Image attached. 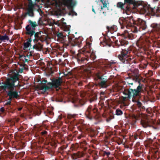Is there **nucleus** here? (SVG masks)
I'll return each instance as SVG.
<instances>
[{
  "label": "nucleus",
  "instance_id": "9b49d317",
  "mask_svg": "<svg viewBox=\"0 0 160 160\" xmlns=\"http://www.w3.org/2000/svg\"><path fill=\"white\" fill-rule=\"evenodd\" d=\"M138 25L140 26L141 28H142V30H144L146 28V22L140 19L138 20Z\"/></svg>",
  "mask_w": 160,
  "mask_h": 160
},
{
  "label": "nucleus",
  "instance_id": "de8ad7c7",
  "mask_svg": "<svg viewBox=\"0 0 160 160\" xmlns=\"http://www.w3.org/2000/svg\"><path fill=\"white\" fill-rule=\"evenodd\" d=\"M132 101H133V102H134V99H132Z\"/></svg>",
  "mask_w": 160,
  "mask_h": 160
},
{
  "label": "nucleus",
  "instance_id": "2f4dec72",
  "mask_svg": "<svg viewBox=\"0 0 160 160\" xmlns=\"http://www.w3.org/2000/svg\"><path fill=\"white\" fill-rule=\"evenodd\" d=\"M137 104L138 105V106H141V103L140 102H139V101H138L137 102Z\"/></svg>",
  "mask_w": 160,
  "mask_h": 160
},
{
  "label": "nucleus",
  "instance_id": "3c124183",
  "mask_svg": "<svg viewBox=\"0 0 160 160\" xmlns=\"http://www.w3.org/2000/svg\"><path fill=\"white\" fill-rule=\"evenodd\" d=\"M29 1H31L32 0H28Z\"/></svg>",
  "mask_w": 160,
  "mask_h": 160
},
{
  "label": "nucleus",
  "instance_id": "ea45409f",
  "mask_svg": "<svg viewBox=\"0 0 160 160\" xmlns=\"http://www.w3.org/2000/svg\"><path fill=\"white\" fill-rule=\"evenodd\" d=\"M124 125L125 126H126L127 125H128V123H126L124 124Z\"/></svg>",
  "mask_w": 160,
  "mask_h": 160
},
{
  "label": "nucleus",
  "instance_id": "c85d7f7f",
  "mask_svg": "<svg viewBox=\"0 0 160 160\" xmlns=\"http://www.w3.org/2000/svg\"><path fill=\"white\" fill-rule=\"evenodd\" d=\"M25 153L23 152H21L19 154V156L22 157H23L24 154Z\"/></svg>",
  "mask_w": 160,
  "mask_h": 160
},
{
  "label": "nucleus",
  "instance_id": "423d86ee",
  "mask_svg": "<svg viewBox=\"0 0 160 160\" xmlns=\"http://www.w3.org/2000/svg\"><path fill=\"white\" fill-rule=\"evenodd\" d=\"M128 52L127 51H123L122 52L121 54L118 55V58L119 59L123 62H124L125 60L127 61L128 60V59L129 58L127 59L128 57V55H127Z\"/></svg>",
  "mask_w": 160,
  "mask_h": 160
},
{
  "label": "nucleus",
  "instance_id": "4be33fe9",
  "mask_svg": "<svg viewBox=\"0 0 160 160\" xmlns=\"http://www.w3.org/2000/svg\"><path fill=\"white\" fill-rule=\"evenodd\" d=\"M116 114L117 115H121L122 114V112L121 110L117 109L116 111Z\"/></svg>",
  "mask_w": 160,
  "mask_h": 160
},
{
  "label": "nucleus",
  "instance_id": "a211bd4d",
  "mask_svg": "<svg viewBox=\"0 0 160 160\" xmlns=\"http://www.w3.org/2000/svg\"><path fill=\"white\" fill-rule=\"evenodd\" d=\"M101 1L102 2L103 5V8H105L107 7V4H108V0H101Z\"/></svg>",
  "mask_w": 160,
  "mask_h": 160
},
{
  "label": "nucleus",
  "instance_id": "864d4df0",
  "mask_svg": "<svg viewBox=\"0 0 160 160\" xmlns=\"http://www.w3.org/2000/svg\"><path fill=\"white\" fill-rule=\"evenodd\" d=\"M11 121V120H10V121Z\"/></svg>",
  "mask_w": 160,
  "mask_h": 160
},
{
  "label": "nucleus",
  "instance_id": "f704fd0d",
  "mask_svg": "<svg viewBox=\"0 0 160 160\" xmlns=\"http://www.w3.org/2000/svg\"><path fill=\"white\" fill-rule=\"evenodd\" d=\"M82 135H80L78 136V139H80L82 138Z\"/></svg>",
  "mask_w": 160,
  "mask_h": 160
},
{
  "label": "nucleus",
  "instance_id": "f03ea898",
  "mask_svg": "<svg viewBox=\"0 0 160 160\" xmlns=\"http://www.w3.org/2000/svg\"><path fill=\"white\" fill-rule=\"evenodd\" d=\"M62 82V80L60 78L58 79H54L52 81V83H48L47 85L44 84L40 85L39 89L42 90V92H45L53 86L55 87L56 88L58 87L61 85Z\"/></svg>",
  "mask_w": 160,
  "mask_h": 160
},
{
  "label": "nucleus",
  "instance_id": "393cba45",
  "mask_svg": "<svg viewBox=\"0 0 160 160\" xmlns=\"http://www.w3.org/2000/svg\"><path fill=\"white\" fill-rule=\"evenodd\" d=\"M134 0H124L125 2L129 3H133Z\"/></svg>",
  "mask_w": 160,
  "mask_h": 160
},
{
  "label": "nucleus",
  "instance_id": "412c9836",
  "mask_svg": "<svg viewBox=\"0 0 160 160\" xmlns=\"http://www.w3.org/2000/svg\"><path fill=\"white\" fill-rule=\"evenodd\" d=\"M153 158H154L155 159H158L160 157L158 155V152L156 151L155 152V153L154 154Z\"/></svg>",
  "mask_w": 160,
  "mask_h": 160
},
{
  "label": "nucleus",
  "instance_id": "f8f14e48",
  "mask_svg": "<svg viewBox=\"0 0 160 160\" xmlns=\"http://www.w3.org/2000/svg\"><path fill=\"white\" fill-rule=\"evenodd\" d=\"M133 74L132 76L135 77V78H136L137 80H138L139 79V75L138 74V70L137 69H134L133 71L132 70Z\"/></svg>",
  "mask_w": 160,
  "mask_h": 160
},
{
  "label": "nucleus",
  "instance_id": "20e7f679",
  "mask_svg": "<svg viewBox=\"0 0 160 160\" xmlns=\"http://www.w3.org/2000/svg\"><path fill=\"white\" fill-rule=\"evenodd\" d=\"M140 123L144 128L152 127L157 129L156 126L160 125V121H140Z\"/></svg>",
  "mask_w": 160,
  "mask_h": 160
},
{
  "label": "nucleus",
  "instance_id": "a878e982",
  "mask_svg": "<svg viewBox=\"0 0 160 160\" xmlns=\"http://www.w3.org/2000/svg\"><path fill=\"white\" fill-rule=\"evenodd\" d=\"M86 142L85 141H83L81 142L80 143V145L81 147H83L86 145Z\"/></svg>",
  "mask_w": 160,
  "mask_h": 160
},
{
  "label": "nucleus",
  "instance_id": "c756f323",
  "mask_svg": "<svg viewBox=\"0 0 160 160\" xmlns=\"http://www.w3.org/2000/svg\"><path fill=\"white\" fill-rule=\"evenodd\" d=\"M138 135H136L134 134V140H136L138 137Z\"/></svg>",
  "mask_w": 160,
  "mask_h": 160
},
{
  "label": "nucleus",
  "instance_id": "e433bc0d",
  "mask_svg": "<svg viewBox=\"0 0 160 160\" xmlns=\"http://www.w3.org/2000/svg\"><path fill=\"white\" fill-rule=\"evenodd\" d=\"M22 109V108H18V110L19 111H20V110H21Z\"/></svg>",
  "mask_w": 160,
  "mask_h": 160
},
{
  "label": "nucleus",
  "instance_id": "473e14b6",
  "mask_svg": "<svg viewBox=\"0 0 160 160\" xmlns=\"http://www.w3.org/2000/svg\"><path fill=\"white\" fill-rule=\"evenodd\" d=\"M126 19L127 20V22H128V23H127V24L128 25L129 23V22L130 20L128 18H126Z\"/></svg>",
  "mask_w": 160,
  "mask_h": 160
},
{
  "label": "nucleus",
  "instance_id": "a18cd8bd",
  "mask_svg": "<svg viewBox=\"0 0 160 160\" xmlns=\"http://www.w3.org/2000/svg\"><path fill=\"white\" fill-rule=\"evenodd\" d=\"M142 117H144V116L146 117V116H145V115H142Z\"/></svg>",
  "mask_w": 160,
  "mask_h": 160
},
{
  "label": "nucleus",
  "instance_id": "49530a36",
  "mask_svg": "<svg viewBox=\"0 0 160 160\" xmlns=\"http://www.w3.org/2000/svg\"><path fill=\"white\" fill-rule=\"evenodd\" d=\"M137 144L138 145H139V143H137Z\"/></svg>",
  "mask_w": 160,
  "mask_h": 160
},
{
  "label": "nucleus",
  "instance_id": "39448f33",
  "mask_svg": "<svg viewBox=\"0 0 160 160\" xmlns=\"http://www.w3.org/2000/svg\"><path fill=\"white\" fill-rule=\"evenodd\" d=\"M36 26L37 25L36 22H32L31 21L29 25L27 26L26 27L27 30L26 33L30 35L31 37L35 33V28Z\"/></svg>",
  "mask_w": 160,
  "mask_h": 160
},
{
  "label": "nucleus",
  "instance_id": "1a4fd4ad",
  "mask_svg": "<svg viewBox=\"0 0 160 160\" xmlns=\"http://www.w3.org/2000/svg\"><path fill=\"white\" fill-rule=\"evenodd\" d=\"M30 38L24 43V49L26 51H28L30 50L31 48V42L32 41V39Z\"/></svg>",
  "mask_w": 160,
  "mask_h": 160
},
{
  "label": "nucleus",
  "instance_id": "4c0bfd02",
  "mask_svg": "<svg viewBox=\"0 0 160 160\" xmlns=\"http://www.w3.org/2000/svg\"><path fill=\"white\" fill-rule=\"evenodd\" d=\"M98 158V156H97L96 157H94V159H97Z\"/></svg>",
  "mask_w": 160,
  "mask_h": 160
},
{
  "label": "nucleus",
  "instance_id": "dca6fc26",
  "mask_svg": "<svg viewBox=\"0 0 160 160\" xmlns=\"http://www.w3.org/2000/svg\"><path fill=\"white\" fill-rule=\"evenodd\" d=\"M119 43L122 46L124 45L125 44H127V42L123 40H121L119 42H116V43L119 46L120 45Z\"/></svg>",
  "mask_w": 160,
  "mask_h": 160
},
{
  "label": "nucleus",
  "instance_id": "37998d69",
  "mask_svg": "<svg viewBox=\"0 0 160 160\" xmlns=\"http://www.w3.org/2000/svg\"><path fill=\"white\" fill-rule=\"evenodd\" d=\"M159 11V10L158 9H157V12H158Z\"/></svg>",
  "mask_w": 160,
  "mask_h": 160
},
{
  "label": "nucleus",
  "instance_id": "ddd939ff",
  "mask_svg": "<svg viewBox=\"0 0 160 160\" xmlns=\"http://www.w3.org/2000/svg\"><path fill=\"white\" fill-rule=\"evenodd\" d=\"M119 22L121 25L125 26L128 23L127 21L126 18H121L119 20Z\"/></svg>",
  "mask_w": 160,
  "mask_h": 160
},
{
  "label": "nucleus",
  "instance_id": "9d476101",
  "mask_svg": "<svg viewBox=\"0 0 160 160\" xmlns=\"http://www.w3.org/2000/svg\"><path fill=\"white\" fill-rule=\"evenodd\" d=\"M33 5L31 3H29L27 8V13L30 16H33Z\"/></svg>",
  "mask_w": 160,
  "mask_h": 160
},
{
  "label": "nucleus",
  "instance_id": "79ce46f5",
  "mask_svg": "<svg viewBox=\"0 0 160 160\" xmlns=\"http://www.w3.org/2000/svg\"><path fill=\"white\" fill-rule=\"evenodd\" d=\"M46 39V37H45L44 38H43V40H45Z\"/></svg>",
  "mask_w": 160,
  "mask_h": 160
},
{
  "label": "nucleus",
  "instance_id": "58836bf2",
  "mask_svg": "<svg viewBox=\"0 0 160 160\" xmlns=\"http://www.w3.org/2000/svg\"><path fill=\"white\" fill-rule=\"evenodd\" d=\"M101 95H103L104 94V92H101L100 93Z\"/></svg>",
  "mask_w": 160,
  "mask_h": 160
},
{
  "label": "nucleus",
  "instance_id": "4468645a",
  "mask_svg": "<svg viewBox=\"0 0 160 160\" xmlns=\"http://www.w3.org/2000/svg\"><path fill=\"white\" fill-rule=\"evenodd\" d=\"M72 0H64L63 1L64 4L68 7H71Z\"/></svg>",
  "mask_w": 160,
  "mask_h": 160
},
{
  "label": "nucleus",
  "instance_id": "7ed1b4c3",
  "mask_svg": "<svg viewBox=\"0 0 160 160\" xmlns=\"http://www.w3.org/2000/svg\"><path fill=\"white\" fill-rule=\"evenodd\" d=\"M142 88V85L139 84L136 90L131 89H129L127 93L125 94V96L123 97V100L125 101L127 98H130L131 96H133L135 98L136 96L139 95Z\"/></svg>",
  "mask_w": 160,
  "mask_h": 160
},
{
  "label": "nucleus",
  "instance_id": "6ab92c4d",
  "mask_svg": "<svg viewBox=\"0 0 160 160\" xmlns=\"http://www.w3.org/2000/svg\"><path fill=\"white\" fill-rule=\"evenodd\" d=\"M125 3H123L122 2H119L117 4V7L120 8L121 9H122L123 8V7Z\"/></svg>",
  "mask_w": 160,
  "mask_h": 160
},
{
  "label": "nucleus",
  "instance_id": "bb28decb",
  "mask_svg": "<svg viewBox=\"0 0 160 160\" xmlns=\"http://www.w3.org/2000/svg\"><path fill=\"white\" fill-rule=\"evenodd\" d=\"M41 134L42 135H44L47 134V132L46 131H42V132H41Z\"/></svg>",
  "mask_w": 160,
  "mask_h": 160
},
{
  "label": "nucleus",
  "instance_id": "f3484780",
  "mask_svg": "<svg viewBox=\"0 0 160 160\" xmlns=\"http://www.w3.org/2000/svg\"><path fill=\"white\" fill-rule=\"evenodd\" d=\"M9 40L8 37L6 35L1 36L0 35V40L1 41H4L5 40Z\"/></svg>",
  "mask_w": 160,
  "mask_h": 160
},
{
  "label": "nucleus",
  "instance_id": "a19ab883",
  "mask_svg": "<svg viewBox=\"0 0 160 160\" xmlns=\"http://www.w3.org/2000/svg\"><path fill=\"white\" fill-rule=\"evenodd\" d=\"M25 61L26 62H27V61H28V59H25Z\"/></svg>",
  "mask_w": 160,
  "mask_h": 160
},
{
  "label": "nucleus",
  "instance_id": "cd10ccee",
  "mask_svg": "<svg viewBox=\"0 0 160 160\" xmlns=\"http://www.w3.org/2000/svg\"><path fill=\"white\" fill-rule=\"evenodd\" d=\"M12 99L11 98H9L8 100V101L7 102V103L5 104L6 105H10L11 103V101Z\"/></svg>",
  "mask_w": 160,
  "mask_h": 160
},
{
  "label": "nucleus",
  "instance_id": "f257e3e1",
  "mask_svg": "<svg viewBox=\"0 0 160 160\" xmlns=\"http://www.w3.org/2000/svg\"><path fill=\"white\" fill-rule=\"evenodd\" d=\"M9 74L11 75L10 78L7 79L1 87L4 90L7 89L9 90L8 95L10 98H17L18 96V93L16 91H12V90L15 86L14 83L18 80V72L16 70H14L10 72Z\"/></svg>",
  "mask_w": 160,
  "mask_h": 160
},
{
  "label": "nucleus",
  "instance_id": "b1692460",
  "mask_svg": "<svg viewBox=\"0 0 160 160\" xmlns=\"http://www.w3.org/2000/svg\"><path fill=\"white\" fill-rule=\"evenodd\" d=\"M122 133L123 134H126L128 133V131L126 130H123L122 131ZM123 137L124 139H125V137L126 136H125L124 135H123Z\"/></svg>",
  "mask_w": 160,
  "mask_h": 160
},
{
  "label": "nucleus",
  "instance_id": "2eb2a0df",
  "mask_svg": "<svg viewBox=\"0 0 160 160\" xmlns=\"http://www.w3.org/2000/svg\"><path fill=\"white\" fill-rule=\"evenodd\" d=\"M133 153L135 156L138 157L140 156L141 154L142 153L141 152L139 151L138 150L134 151L133 152Z\"/></svg>",
  "mask_w": 160,
  "mask_h": 160
},
{
  "label": "nucleus",
  "instance_id": "8fccbe9b",
  "mask_svg": "<svg viewBox=\"0 0 160 160\" xmlns=\"http://www.w3.org/2000/svg\"><path fill=\"white\" fill-rule=\"evenodd\" d=\"M35 37H36V34H35Z\"/></svg>",
  "mask_w": 160,
  "mask_h": 160
},
{
  "label": "nucleus",
  "instance_id": "5701e85b",
  "mask_svg": "<svg viewBox=\"0 0 160 160\" xmlns=\"http://www.w3.org/2000/svg\"><path fill=\"white\" fill-rule=\"evenodd\" d=\"M110 154L111 153L109 152H107L106 151H104L103 152V155L105 156H106V158L108 157Z\"/></svg>",
  "mask_w": 160,
  "mask_h": 160
},
{
  "label": "nucleus",
  "instance_id": "0eeeda50",
  "mask_svg": "<svg viewBox=\"0 0 160 160\" xmlns=\"http://www.w3.org/2000/svg\"><path fill=\"white\" fill-rule=\"evenodd\" d=\"M38 38H35L33 40L35 44L33 46V49H35L37 50L41 51L43 47V45L40 42H38L37 40Z\"/></svg>",
  "mask_w": 160,
  "mask_h": 160
},
{
  "label": "nucleus",
  "instance_id": "c9c22d12",
  "mask_svg": "<svg viewBox=\"0 0 160 160\" xmlns=\"http://www.w3.org/2000/svg\"><path fill=\"white\" fill-rule=\"evenodd\" d=\"M71 115H68V118L69 119H71Z\"/></svg>",
  "mask_w": 160,
  "mask_h": 160
},
{
  "label": "nucleus",
  "instance_id": "c03bdc74",
  "mask_svg": "<svg viewBox=\"0 0 160 160\" xmlns=\"http://www.w3.org/2000/svg\"><path fill=\"white\" fill-rule=\"evenodd\" d=\"M92 11L93 12H95L94 10L93 9H92Z\"/></svg>",
  "mask_w": 160,
  "mask_h": 160
},
{
  "label": "nucleus",
  "instance_id": "7c9ffc66",
  "mask_svg": "<svg viewBox=\"0 0 160 160\" xmlns=\"http://www.w3.org/2000/svg\"><path fill=\"white\" fill-rule=\"evenodd\" d=\"M4 109L3 108H0V111L2 112H3L4 111Z\"/></svg>",
  "mask_w": 160,
  "mask_h": 160
},
{
  "label": "nucleus",
  "instance_id": "72a5a7b5",
  "mask_svg": "<svg viewBox=\"0 0 160 160\" xmlns=\"http://www.w3.org/2000/svg\"><path fill=\"white\" fill-rule=\"evenodd\" d=\"M120 124L121 125V126H123V124L122 123V121H120Z\"/></svg>",
  "mask_w": 160,
  "mask_h": 160
},
{
  "label": "nucleus",
  "instance_id": "6e6552de",
  "mask_svg": "<svg viewBox=\"0 0 160 160\" xmlns=\"http://www.w3.org/2000/svg\"><path fill=\"white\" fill-rule=\"evenodd\" d=\"M84 155V153L82 152H78L77 153H72L71 155V157L73 160H76L78 158L83 157Z\"/></svg>",
  "mask_w": 160,
  "mask_h": 160
},
{
  "label": "nucleus",
  "instance_id": "09e8293b",
  "mask_svg": "<svg viewBox=\"0 0 160 160\" xmlns=\"http://www.w3.org/2000/svg\"><path fill=\"white\" fill-rule=\"evenodd\" d=\"M103 9L102 7H101V9Z\"/></svg>",
  "mask_w": 160,
  "mask_h": 160
},
{
  "label": "nucleus",
  "instance_id": "603ef678",
  "mask_svg": "<svg viewBox=\"0 0 160 160\" xmlns=\"http://www.w3.org/2000/svg\"><path fill=\"white\" fill-rule=\"evenodd\" d=\"M62 19H63V20H64V18H62Z\"/></svg>",
  "mask_w": 160,
  "mask_h": 160
},
{
  "label": "nucleus",
  "instance_id": "aec40b11",
  "mask_svg": "<svg viewBox=\"0 0 160 160\" xmlns=\"http://www.w3.org/2000/svg\"><path fill=\"white\" fill-rule=\"evenodd\" d=\"M99 85L102 87L105 88L106 87V82L105 81H101L99 83Z\"/></svg>",
  "mask_w": 160,
  "mask_h": 160
}]
</instances>
